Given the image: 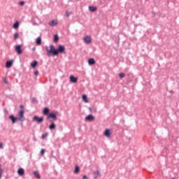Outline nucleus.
<instances>
[{
    "instance_id": "1",
    "label": "nucleus",
    "mask_w": 179,
    "mask_h": 179,
    "mask_svg": "<svg viewBox=\"0 0 179 179\" xmlns=\"http://www.w3.org/2000/svg\"><path fill=\"white\" fill-rule=\"evenodd\" d=\"M50 50L47 48V55H50V54H52L55 56L58 55V54H65V46L62 45H59L58 49H55V46L54 45H50Z\"/></svg>"
},
{
    "instance_id": "2",
    "label": "nucleus",
    "mask_w": 179,
    "mask_h": 179,
    "mask_svg": "<svg viewBox=\"0 0 179 179\" xmlns=\"http://www.w3.org/2000/svg\"><path fill=\"white\" fill-rule=\"evenodd\" d=\"M18 121H20L21 122L25 121L26 119L24 118V110H20L18 113Z\"/></svg>"
},
{
    "instance_id": "3",
    "label": "nucleus",
    "mask_w": 179,
    "mask_h": 179,
    "mask_svg": "<svg viewBox=\"0 0 179 179\" xmlns=\"http://www.w3.org/2000/svg\"><path fill=\"white\" fill-rule=\"evenodd\" d=\"M33 120H34V121H36V122H37L38 124H41V122H43L44 121V117H39L38 116L35 115V116L33 117Z\"/></svg>"
},
{
    "instance_id": "4",
    "label": "nucleus",
    "mask_w": 179,
    "mask_h": 179,
    "mask_svg": "<svg viewBox=\"0 0 179 179\" xmlns=\"http://www.w3.org/2000/svg\"><path fill=\"white\" fill-rule=\"evenodd\" d=\"M50 118H52L53 121H57V114L54 113H50L48 115V119L50 120Z\"/></svg>"
},
{
    "instance_id": "5",
    "label": "nucleus",
    "mask_w": 179,
    "mask_h": 179,
    "mask_svg": "<svg viewBox=\"0 0 179 179\" xmlns=\"http://www.w3.org/2000/svg\"><path fill=\"white\" fill-rule=\"evenodd\" d=\"M84 41L85 44H90L92 43V37L90 36H87L84 38Z\"/></svg>"
},
{
    "instance_id": "6",
    "label": "nucleus",
    "mask_w": 179,
    "mask_h": 179,
    "mask_svg": "<svg viewBox=\"0 0 179 179\" xmlns=\"http://www.w3.org/2000/svg\"><path fill=\"white\" fill-rule=\"evenodd\" d=\"M15 51L18 54V55H20V54H22V45H16L15 46Z\"/></svg>"
},
{
    "instance_id": "7",
    "label": "nucleus",
    "mask_w": 179,
    "mask_h": 179,
    "mask_svg": "<svg viewBox=\"0 0 179 179\" xmlns=\"http://www.w3.org/2000/svg\"><path fill=\"white\" fill-rule=\"evenodd\" d=\"M103 135L106 136V138H110L111 136V130H110V129H106Z\"/></svg>"
},
{
    "instance_id": "8",
    "label": "nucleus",
    "mask_w": 179,
    "mask_h": 179,
    "mask_svg": "<svg viewBox=\"0 0 179 179\" xmlns=\"http://www.w3.org/2000/svg\"><path fill=\"white\" fill-rule=\"evenodd\" d=\"M9 120H11L12 124H15V122H16V121H19L18 117H15V115H10L9 116Z\"/></svg>"
},
{
    "instance_id": "9",
    "label": "nucleus",
    "mask_w": 179,
    "mask_h": 179,
    "mask_svg": "<svg viewBox=\"0 0 179 179\" xmlns=\"http://www.w3.org/2000/svg\"><path fill=\"white\" fill-rule=\"evenodd\" d=\"M85 121H94V116L92 114L88 115L86 117H85Z\"/></svg>"
},
{
    "instance_id": "10",
    "label": "nucleus",
    "mask_w": 179,
    "mask_h": 179,
    "mask_svg": "<svg viewBox=\"0 0 179 179\" xmlns=\"http://www.w3.org/2000/svg\"><path fill=\"white\" fill-rule=\"evenodd\" d=\"M48 24L49 26L54 27V26H57V24H58V21H57V20H53L51 22H50Z\"/></svg>"
},
{
    "instance_id": "11",
    "label": "nucleus",
    "mask_w": 179,
    "mask_h": 179,
    "mask_svg": "<svg viewBox=\"0 0 179 179\" xmlns=\"http://www.w3.org/2000/svg\"><path fill=\"white\" fill-rule=\"evenodd\" d=\"M70 82H71V83H76L78 82V78H76L73 76H70Z\"/></svg>"
},
{
    "instance_id": "12",
    "label": "nucleus",
    "mask_w": 179,
    "mask_h": 179,
    "mask_svg": "<svg viewBox=\"0 0 179 179\" xmlns=\"http://www.w3.org/2000/svg\"><path fill=\"white\" fill-rule=\"evenodd\" d=\"M17 174L19 176H24V169L23 168L18 169Z\"/></svg>"
},
{
    "instance_id": "13",
    "label": "nucleus",
    "mask_w": 179,
    "mask_h": 179,
    "mask_svg": "<svg viewBox=\"0 0 179 179\" xmlns=\"http://www.w3.org/2000/svg\"><path fill=\"white\" fill-rule=\"evenodd\" d=\"M13 64V60L7 61L6 63V67L10 68V66H12Z\"/></svg>"
},
{
    "instance_id": "14",
    "label": "nucleus",
    "mask_w": 179,
    "mask_h": 179,
    "mask_svg": "<svg viewBox=\"0 0 179 179\" xmlns=\"http://www.w3.org/2000/svg\"><path fill=\"white\" fill-rule=\"evenodd\" d=\"M88 8L90 12H96L97 10V7L93 6H90Z\"/></svg>"
},
{
    "instance_id": "15",
    "label": "nucleus",
    "mask_w": 179,
    "mask_h": 179,
    "mask_svg": "<svg viewBox=\"0 0 179 179\" xmlns=\"http://www.w3.org/2000/svg\"><path fill=\"white\" fill-rule=\"evenodd\" d=\"M88 64L89 65H94V64H96V60H94V58H90L88 59Z\"/></svg>"
},
{
    "instance_id": "16",
    "label": "nucleus",
    "mask_w": 179,
    "mask_h": 179,
    "mask_svg": "<svg viewBox=\"0 0 179 179\" xmlns=\"http://www.w3.org/2000/svg\"><path fill=\"white\" fill-rule=\"evenodd\" d=\"M82 99L85 101V103H89V99H87V95L83 94Z\"/></svg>"
},
{
    "instance_id": "17",
    "label": "nucleus",
    "mask_w": 179,
    "mask_h": 179,
    "mask_svg": "<svg viewBox=\"0 0 179 179\" xmlns=\"http://www.w3.org/2000/svg\"><path fill=\"white\" fill-rule=\"evenodd\" d=\"M79 171H80V168L79 167V166L76 165L74 170V174H78Z\"/></svg>"
},
{
    "instance_id": "18",
    "label": "nucleus",
    "mask_w": 179,
    "mask_h": 179,
    "mask_svg": "<svg viewBox=\"0 0 179 179\" xmlns=\"http://www.w3.org/2000/svg\"><path fill=\"white\" fill-rule=\"evenodd\" d=\"M37 65H38V62H37V61H34V62L31 64V68H36V66H37Z\"/></svg>"
},
{
    "instance_id": "19",
    "label": "nucleus",
    "mask_w": 179,
    "mask_h": 179,
    "mask_svg": "<svg viewBox=\"0 0 179 179\" xmlns=\"http://www.w3.org/2000/svg\"><path fill=\"white\" fill-rule=\"evenodd\" d=\"M48 113H50V109L48 108H45L43 109L44 115H48Z\"/></svg>"
},
{
    "instance_id": "20",
    "label": "nucleus",
    "mask_w": 179,
    "mask_h": 179,
    "mask_svg": "<svg viewBox=\"0 0 179 179\" xmlns=\"http://www.w3.org/2000/svg\"><path fill=\"white\" fill-rule=\"evenodd\" d=\"M34 176H35V177H36V178H38V179L41 178L40 173H38V171H35L34 172Z\"/></svg>"
},
{
    "instance_id": "21",
    "label": "nucleus",
    "mask_w": 179,
    "mask_h": 179,
    "mask_svg": "<svg viewBox=\"0 0 179 179\" xmlns=\"http://www.w3.org/2000/svg\"><path fill=\"white\" fill-rule=\"evenodd\" d=\"M55 128H57V125L55 124V123H52L50 126H49V129H55Z\"/></svg>"
},
{
    "instance_id": "22",
    "label": "nucleus",
    "mask_w": 179,
    "mask_h": 179,
    "mask_svg": "<svg viewBox=\"0 0 179 179\" xmlns=\"http://www.w3.org/2000/svg\"><path fill=\"white\" fill-rule=\"evenodd\" d=\"M36 43L38 45H41V37H38L36 38Z\"/></svg>"
},
{
    "instance_id": "23",
    "label": "nucleus",
    "mask_w": 179,
    "mask_h": 179,
    "mask_svg": "<svg viewBox=\"0 0 179 179\" xmlns=\"http://www.w3.org/2000/svg\"><path fill=\"white\" fill-rule=\"evenodd\" d=\"M59 40V37L58 36V35L55 34L54 36V42L55 43H58Z\"/></svg>"
},
{
    "instance_id": "24",
    "label": "nucleus",
    "mask_w": 179,
    "mask_h": 179,
    "mask_svg": "<svg viewBox=\"0 0 179 179\" xmlns=\"http://www.w3.org/2000/svg\"><path fill=\"white\" fill-rule=\"evenodd\" d=\"M13 28L14 29H18L19 28V22H15V24H13Z\"/></svg>"
},
{
    "instance_id": "25",
    "label": "nucleus",
    "mask_w": 179,
    "mask_h": 179,
    "mask_svg": "<svg viewBox=\"0 0 179 179\" xmlns=\"http://www.w3.org/2000/svg\"><path fill=\"white\" fill-rule=\"evenodd\" d=\"M119 77L120 78V79L125 78V73H119Z\"/></svg>"
},
{
    "instance_id": "26",
    "label": "nucleus",
    "mask_w": 179,
    "mask_h": 179,
    "mask_svg": "<svg viewBox=\"0 0 179 179\" xmlns=\"http://www.w3.org/2000/svg\"><path fill=\"white\" fill-rule=\"evenodd\" d=\"M47 136H48V133H45V134H43L41 138H42V139H45V138H47Z\"/></svg>"
},
{
    "instance_id": "27",
    "label": "nucleus",
    "mask_w": 179,
    "mask_h": 179,
    "mask_svg": "<svg viewBox=\"0 0 179 179\" xmlns=\"http://www.w3.org/2000/svg\"><path fill=\"white\" fill-rule=\"evenodd\" d=\"M71 15H72V13L69 12L68 10L66 11V16L67 17H69V16H71Z\"/></svg>"
},
{
    "instance_id": "28",
    "label": "nucleus",
    "mask_w": 179,
    "mask_h": 179,
    "mask_svg": "<svg viewBox=\"0 0 179 179\" xmlns=\"http://www.w3.org/2000/svg\"><path fill=\"white\" fill-rule=\"evenodd\" d=\"M19 37V33H15L14 34V40H16Z\"/></svg>"
},
{
    "instance_id": "29",
    "label": "nucleus",
    "mask_w": 179,
    "mask_h": 179,
    "mask_svg": "<svg viewBox=\"0 0 179 179\" xmlns=\"http://www.w3.org/2000/svg\"><path fill=\"white\" fill-rule=\"evenodd\" d=\"M31 103H37V98H36V97L32 98Z\"/></svg>"
},
{
    "instance_id": "30",
    "label": "nucleus",
    "mask_w": 179,
    "mask_h": 179,
    "mask_svg": "<svg viewBox=\"0 0 179 179\" xmlns=\"http://www.w3.org/2000/svg\"><path fill=\"white\" fill-rule=\"evenodd\" d=\"M45 153V150L42 149V150H41V155H43Z\"/></svg>"
},
{
    "instance_id": "31",
    "label": "nucleus",
    "mask_w": 179,
    "mask_h": 179,
    "mask_svg": "<svg viewBox=\"0 0 179 179\" xmlns=\"http://www.w3.org/2000/svg\"><path fill=\"white\" fill-rule=\"evenodd\" d=\"M3 82H4V83H6V85H8V83H9L8 82V80L6 79V78H3Z\"/></svg>"
},
{
    "instance_id": "32",
    "label": "nucleus",
    "mask_w": 179,
    "mask_h": 179,
    "mask_svg": "<svg viewBox=\"0 0 179 179\" xmlns=\"http://www.w3.org/2000/svg\"><path fill=\"white\" fill-rule=\"evenodd\" d=\"M20 6H23V5H24V1H20Z\"/></svg>"
},
{
    "instance_id": "33",
    "label": "nucleus",
    "mask_w": 179,
    "mask_h": 179,
    "mask_svg": "<svg viewBox=\"0 0 179 179\" xmlns=\"http://www.w3.org/2000/svg\"><path fill=\"white\" fill-rule=\"evenodd\" d=\"M37 75H38V71H34V76H37Z\"/></svg>"
},
{
    "instance_id": "34",
    "label": "nucleus",
    "mask_w": 179,
    "mask_h": 179,
    "mask_svg": "<svg viewBox=\"0 0 179 179\" xmlns=\"http://www.w3.org/2000/svg\"><path fill=\"white\" fill-rule=\"evenodd\" d=\"M94 174H96V176H99L100 174V172L99 171H96Z\"/></svg>"
},
{
    "instance_id": "35",
    "label": "nucleus",
    "mask_w": 179,
    "mask_h": 179,
    "mask_svg": "<svg viewBox=\"0 0 179 179\" xmlns=\"http://www.w3.org/2000/svg\"><path fill=\"white\" fill-rule=\"evenodd\" d=\"M2 148H3V145L2 144V143H0V149H2Z\"/></svg>"
},
{
    "instance_id": "36",
    "label": "nucleus",
    "mask_w": 179,
    "mask_h": 179,
    "mask_svg": "<svg viewBox=\"0 0 179 179\" xmlns=\"http://www.w3.org/2000/svg\"><path fill=\"white\" fill-rule=\"evenodd\" d=\"M86 178H87V176L84 175V176H83V179H86Z\"/></svg>"
},
{
    "instance_id": "37",
    "label": "nucleus",
    "mask_w": 179,
    "mask_h": 179,
    "mask_svg": "<svg viewBox=\"0 0 179 179\" xmlns=\"http://www.w3.org/2000/svg\"><path fill=\"white\" fill-rule=\"evenodd\" d=\"M20 108H24V106L23 105H20Z\"/></svg>"
},
{
    "instance_id": "38",
    "label": "nucleus",
    "mask_w": 179,
    "mask_h": 179,
    "mask_svg": "<svg viewBox=\"0 0 179 179\" xmlns=\"http://www.w3.org/2000/svg\"><path fill=\"white\" fill-rule=\"evenodd\" d=\"M152 15H154V16H155L156 13H155V11H152Z\"/></svg>"
},
{
    "instance_id": "39",
    "label": "nucleus",
    "mask_w": 179,
    "mask_h": 179,
    "mask_svg": "<svg viewBox=\"0 0 179 179\" xmlns=\"http://www.w3.org/2000/svg\"><path fill=\"white\" fill-rule=\"evenodd\" d=\"M171 93H173V90L171 91Z\"/></svg>"
},
{
    "instance_id": "40",
    "label": "nucleus",
    "mask_w": 179,
    "mask_h": 179,
    "mask_svg": "<svg viewBox=\"0 0 179 179\" xmlns=\"http://www.w3.org/2000/svg\"><path fill=\"white\" fill-rule=\"evenodd\" d=\"M1 175L0 174V178H1Z\"/></svg>"
},
{
    "instance_id": "41",
    "label": "nucleus",
    "mask_w": 179,
    "mask_h": 179,
    "mask_svg": "<svg viewBox=\"0 0 179 179\" xmlns=\"http://www.w3.org/2000/svg\"><path fill=\"white\" fill-rule=\"evenodd\" d=\"M78 1H80V0H78Z\"/></svg>"
}]
</instances>
